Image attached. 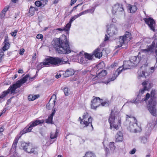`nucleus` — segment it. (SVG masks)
<instances>
[{
	"label": "nucleus",
	"instance_id": "f257e3e1",
	"mask_svg": "<svg viewBox=\"0 0 157 157\" xmlns=\"http://www.w3.org/2000/svg\"><path fill=\"white\" fill-rule=\"evenodd\" d=\"M52 44L59 54H68L71 52L68 41L67 40L66 36L64 35H62L59 38L54 39Z\"/></svg>",
	"mask_w": 157,
	"mask_h": 157
},
{
	"label": "nucleus",
	"instance_id": "f03ea898",
	"mask_svg": "<svg viewBox=\"0 0 157 157\" xmlns=\"http://www.w3.org/2000/svg\"><path fill=\"white\" fill-rule=\"evenodd\" d=\"M29 76V75L27 74L23 78L17 81L15 83L10 85L7 90L3 91L1 93L0 95V98H3L9 93L13 94H16V90L22 86L26 82Z\"/></svg>",
	"mask_w": 157,
	"mask_h": 157
},
{
	"label": "nucleus",
	"instance_id": "7ed1b4c3",
	"mask_svg": "<svg viewBox=\"0 0 157 157\" xmlns=\"http://www.w3.org/2000/svg\"><path fill=\"white\" fill-rule=\"evenodd\" d=\"M132 66H133L129 59L128 61H124L123 65V68H122L121 67H119L114 73L113 77L109 78L107 81L104 82V83L107 84L110 82L114 80L123 70L131 68Z\"/></svg>",
	"mask_w": 157,
	"mask_h": 157
},
{
	"label": "nucleus",
	"instance_id": "20e7f679",
	"mask_svg": "<svg viewBox=\"0 0 157 157\" xmlns=\"http://www.w3.org/2000/svg\"><path fill=\"white\" fill-rule=\"evenodd\" d=\"M157 104L156 101L154 98H151L148 101L147 108L149 112L153 116H157Z\"/></svg>",
	"mask_w": 157,
	"mask_h": 157
},
{
	"label": "nucleus",
	"instance_id": "39448f33",
	"mask_svg": "<svg viewBox=\"0 0 157 157\" xmlns=\"http://www.w3.org/2000/svg\"><path fill=\"white\" fill-rule=\"evenodd\" d=\"M113 111L112 110L111 113L109 117V121L110 124V128L112 129V126H113V128L117 130L119 128L118 125L115 123H118L119 125L121 124V118L118 116V119L117 117V116H113L112 113Z\"/></svg>",
	"mask_w": 157,
	"mask_h": 157
},
{
	"label": "nucleus",
	"instance_id": "423d86ee",
	"mask_svg": "<svg viewBox=\"0 0 157 157\" xmlns=\"http://www.w3.org/2000/svg\"><path fill=\"white\" fill-rule=\"evenodd\" d=\"M44 122V121L43 120L41 121L39 120H36L35 121H33L30 122L29 124V125H27L22 131L20 132V133L22 135L28 132H30L33 127H35L38 124L43 123Z\"/></svg>",
	"mask_w": 157,
	"mask_h": 157
},
{
	"label": "nucleus",
	"instance_id": "0eeeda50",
	"mask_svg": "<svg viewBox=\"0 0 157 157\" xmlns=\"http://www.w3.org/2000/svg\"><path fill=\"white\" fill-rule=\"evenodd\" d=\"M155 47L157 48V38L155 39L152 44L149 46L147 48L141 49V51L148 55H151L154 52V48ZM155 52L156 55V61L157 62V49H155Z\"/></svg>",
	"mask_w": 157,
	"mask_h": 157
},
{
	"label": "nucleus",
	"instance_id": "6e6552de",
	"mask_svg": "<svg viewBox=\"0 0 157 157\" xmlns=\"http://www.w3.org/2000/svg\"><path fill=\"white\" fill-rule=\"evenodd\" d=\"M21 149H22L25 151L29 153H33L35 155L37 154V152L35 149L32 148V146L25 142H22L20 146Z\"/></svg>",
	"mask_w": 157,
	"mask_h": 157
},
{
	"label": "nucleus",
	"instance_id": "1a4fd4ad",
	"mask_svg": "<svg viewBox=\"0 0 157 157\" xmlns=\"http://www.w3.org/2000/svg\"><path fill=\"white\" fill-rule=\"evenodd\" d=\"M88 117L89 115L88 113H84L83 116V118L82 120H81L80 123L82 124L85 125L86 127L90 125L92 129H93V127L92 125V118L91 117L88 118Z\"/></svg>",
	"mask_w": 157,
	"mask_h": 157
},
{
	"label": "nucleus",
	"instance_id": "9d476101",
	"mask_svg": "<svg viewBox=\"0 0 157 157\" xmlns=\"http://www.w3.org/2000/svg\"><path fill=\"white\" fill-rule=\"evenodd\" d=\"M49 66L51 65L53 66H58L61 65V61L60 58L58 57H53L48 56L47 57Z\"/></svg>",
	"mask_w": 157,
	"mask_h": 157
},
{
	"label": "nucleus",
	"instance_id": "9b49d317",
	"mask_svg": "<svg viewBox=\"0 0 157 157\" xmlns=\"http://www.w3.org/2000/svg\"><path fill=\"white\" fill-rule=\"evenodd\" d=\"M93 99L91 100V107L92 109H95L101 105V101L98 97H93Z\"/></svg>",
	"mask_w": 157,
	"mask_h": 157
},
{
	"label": "nucleus",
	"instance_id": "f8f14e48",
	"mask_svg": "<svg viewBox=\"0 0 157 157\" xmlns=\"http://www.w3.org/2000/svg\"><path fill=\"white\" fill-rule=\"evenodd\" d=\"M144 19L146 24L148 25L150 29L155 32V21L152 18H145Z\"/></svg>",
	"mask_w": 157,
	"mask_h": 157
},
{
	"label": "nucleus",
	"instance_id": "ddd939ff",
	"mask_svg": "<svg viewBox=\"0 0 157 157\" xmlns=\"http://www.w3.org/2000/svg\"><path fill=\"white\" fill-rule=\"evenodd\" d=\"M123 11L124 9L121 4L117 3L113 7L112 12L113 14H115L117 12H122Z\"/></svg>",
	"mask_w": 157,
	"mask_h": 157
},
{
	"label": "nucleus",
	"instance_id": "4468645a",
	"mask_svg": "<svg viewBox=\"0 0 157 157\" xmlns=\"http://www.w3.org/2000/svg\"><path fill=\"white\" fill-rule=\"evenodd\" d=\"M107 33L108 35H110V36H112L117 33V29L115 26L111 25L108 28Z\"/></svg>",
	"mask_w": 157,
	"mask_h": 157
},
{
	"label": "nucleus",
	"instance_id": "2eb2a0df",
	"mask_svg": "<svg viewBox=\"0 0 157 157\" xmlns=\"http://www.w3.org/2000/svg\"><path fill=\"white\" fill-rule=\"evenodd\" d=\"M129 118H131V117H129ZM132 119H133L134 121V122L135 123H131V121L130 122V125L129 127H128V129L130 131V132H133L134 130L135 131V132H136V128H135V126H137V120L135 118V117H131Z\"/></svg>",
	"mask_w": 157,
	"mask_h": 157
},
{
	"label": "nucleus",
	"instance_id": "dca6fc26",
	"mask_svg": "<svg viewBox=\"0 0 157 157\" xmlns=\"http://www.w3.org/2000/svg\"><path fill=\"white\" fill-rule=\"evenodd\" d=\"M84 52H80L78 55V61L79 63L82 64H86L88 63V60L83 55Z\"/></svg>",
	"mask_w": 157,
	"mask_h": 157
},
{
	"label": "nucleus",
	"instance_id": "f3484780",
	"mask_svg": "<svg viewBox=\"0 0 157 157\" xmlns=\"http://www.w3.org/2000/svg\"><path fill=\"white\" fill-rule=\"evenodd\" d=\"M130 61L132 63L133 66L136 65L140 61V58L137 56H132L129 58Z\"/></svg>",
	"mask_w": 157,
	"mask_h": 157
},
{
	"label": "nucleus",
	"instance_id": "a211bd4d",
	"mask_svg": "<svg viewBox=\"0 0 157 157\" xmlns=\"http://www.w3.org/2000/svg\"><path fill=\"white\" fill-rule=\"evenodd\" d=\"M47 58H45L43 62H41L37 65V68L38 70H40L44 66L46 67L49 66V64L48 63V61L47 60Z\"/></svg>",
	"mask_w": 157,
	"mask_h": 157
},
{
	"label": "nucleus",
	"instance_id": "6ab92c4d",
	"mask_svg": "<svg viewBox=\"0 0 157 157\" xmlns=\"http://www.w3.org/2000/svg\"><path fill=\"white\" fill-rule=\"evenodd\" d=\"M143 87L145 88L147 91H148L152 86V83L150 81H144L142 83Z\"/></svg>",
	"mask_w": 157,
	"mask_h": 157
},
{
	"label": "nucleus",
	"instance_id": "aec40b11",
	"mask_svg": "<svg viewBox=\"0 0 157 157\" xmlns=\"http://www.w3.org/2000/svg\"><path fill=\"white\" fill-rule=\"evenodd\" d=\"M75 72L73 69L70 68L67 70L65 73L63 74L64 77H67L72 75L74 74Z\"/></svg>",
	"mask_w": 157,
	"mask_h": 157
},
{
	"label": "nucleus",
	"instance_id": "412c9836",
	"mask_svg": "<svg viewBox=\"0 0 157 157\" xmlns=\"http://www.w3.org/2000/svg\"><path fill=\"white\" fill-rule=\"evenodd\" d=\"M127 8L131 13H135L137 10V8L136 6L130 4H128Z\"/></svg>",
	"mask_w": 157,
	"mask_h": 157
},
{
	"label": "nucleus",
	"instance_id": "4be33fe9",
	"mask_svg": "<svg viewBox=\"0 0 157 157\" xmlns=\"http://www.w3.org/2000/svg\"><path fill=\"white\" fill-rule=\"evenodd\" d=\"M94 55L96 57L100 58L102 56V53L99 49L98 48L94 52Z\"/></svg>",
	"mask_w": 157,
	"mask_h": 157
},
{
	"label": "nucleus",
	"instance_id": "5701e85b",
	"mask_svg": "<svg viewBox=\"0 0 157 157\" xmlns=\"http://www.w3.org/2000/svg\"><path fill=\"white\" fill-rule=\"evenodd\" d=\"M107 74V71L105 70H103L101 72L98 73V75L96 76L95 78H101L105 76Z\"/></svg>",
	"mask_w": 157,
	"mask_h": 157
},
{
	"label": "nucleus",
	"instance_id": "b1692460",
	"mask_svg": "<svg viewBox=\"0 0 157 157\" xmlns=\"http://www.w3.org/2000/svg\"><path fill=\"white\" fill-rule=\"evenodd\" d=\"M78 17H79L78 14L72 17L69 22L66 25V28H68V29H70L71 26V24L72 22L76 18Z\"/></svg>",
	"mask_w": 157,
	"mask_h": 157
},
{
	"label": "nucleus",
	"instance_id": "393cba45",
	"mask_svg": "<svg viewBox=\"0 0 157 157\" xmlns=\"http://www.w3.org/2000/svg\"><path fill=\"white\" fill-rule=\"evenodd\" d=\"M21 136H19V137H18V136H17L14 140L13 143V144L12 148L11 149V150H12L13 151H15L16 148V145L17 144L18 142V140L19 138Z\"/></svg>",
	"mask_w": 157,
	"mask_h": 157
},
{
	"label": "nucleus",
	"instance_id": "a878e982",
	"mask_svg": "<svg viewBox=\"0 0 157 157\" xmlns=\"http://www.w3.org/2000/svg\"><path fill=\"white\" fill-rule=\"evenodd\" d=\"M116 140L117 141H121L123 140V135L121 132H119L116 136Z\"/></svg>",
	"mask_w": 157,
	"mask_h": 157
},
{
	"label": "nucleus",
	"instance_id": "bb28decb",
	"mask_svg": "<svg viewBox=\"0 0 157 157\" xmlns=\"http://www.w3.org/2000/svg\"><path fill=\"white\" fill-rule=\"evenodd\" d=\"M125 38V41H127L128 42L129 41L131 37V35L130 33L126 32L124 35L123 36Z\"/></svg>",
	"mask_w": 157,
	"mask_h": 157
},
{
	"label": "nucleus",
	"instance_id": "cd10ccee",
	"mask_svg": "<svg viewBox=\"0 0 157 157\" xmlns=\"http://www.w3.org/2000/svg\"><path fill=\"white\" fill-rule=\"evenodd\" d=\"M4 43V45L2 48V50H1V51H3V52L9 48L10 45L9 43L6 41V39H5Z\"/></svg>",
	"mask_w": 157,
	"mask_h": 157
},
{
	"label": "nucleus",
	"instance_id": "c85d7f7f",
	"mask_svg": "<svg viewBox=\"0 0 157 157\" xmlns=\"http://www.w3.org/2000/svg\"><path fill=\"white\" fill-rule=\"evenodd\" d=\"M119 42L121 44H125L128 43L127 41H125V38L123 36H120L119 39Z\"/></svg>",
	"mask_w": 157,
	"mask_h": 157
},
{
	"label": "nucleus",
	"instance_id": "c756f323",
	"mask_svg": "<svg viewBox=\"0 0 157 157\" xmlns=\"http://www.w3.org/2000/svg\"><path fill=\"white\" fill-rule=\"evenodd\" d=\"M39 97V95L38 94L33 96L32 95H29L28 97V99L30 101H33Z\"/></svg>",
	"mask_w": 157,
	"mask_h": 157
},
{
	"label": "nucleus",
	"instance_id": "7c9ffc66",
	"mask_svg": "<svg viewBox=\"0 0 157 157\" xmlns=\"http://www.w3.org/2000/svg\"><path fill=\"white\" fill-rule=\"evenodd\" d=\"M83 55H84L85 57L86 58V59L87 60H91L93 58V55L89 54L87 53H83Z\"/></svg>",
	"mask_w": 157,
	"mask_h": 157
},
{
	"label": "nucleus",
	"instance_id": "2f4dec72",
	"mask_svg": "<svg viewBox=\"0 0 157 157\" xmlns=\"http://www.w3.org/2000/svg\"><path fill=\"white\" fill-rule=\"evenodd\" d=\"M61 61V65L67 63L68 62L67 58L66 57H63L60 58Z\"/></svg>",
	"mask_w": 157,
	"mask_h": 157
},
{
	"label": "nucleus",
	"instance_id": "473e14b6",
	"mask_svg": "<svg viewBox=\"0 0 157 157\" xmlns=\"http://www.w3.org/2000/svg\"><path fill=\"white\" fill-rule=\"evenodd\" d=\"M66 25L65 27L63 28H58L57 29V30L60 31H65L66 32L67 34H68L69 33V31L70 29H69L67 28H66Z\"/></svg>",
	"mask_w": 157,
	"mask_h": 157
},
{
	"label": "nucleus",
	"instance_id": "72a5a7b5",
	"mask_svg": "<svg viewBox=\"0 0 157 157\" xmlns=\"http://www.w3.org/2000/svg\"><path fill=\"white\" fill-rule=\"evenodd\" d=\"M58 132L57 130L56 131L55 133L51 132L50 135V138L51 139H53L56 137L57 136Z\"/></svg>",
	"mask_w": 157,
	"mask_h": 157
},
{
	"label": "nucleus",
	"instance_id": "f704fd0d",
	"mask_svg": "<svg viewBox=\"0 0 157 157\" xmlns=\"http://www.w3.org/2000/svg\"><path fill=\"white\" fill-rule=\"evenodd\" d=\"M53 117L49 116L48 119H47L46 121V122L48 124H53L52 121Z\"/></svg>",
	"mask_w": 157,
	"mask_h": 157
},
{
	"label": "nucleus",
	"instance_id": "c9c22d12",
	"mask_svg": "<svg viewBox=\"0 0 157 157\" xmlns=\"http://www.w3.org/2000/svg\"><path fill=\"white\" fill-rule=\"evenodd\" d=\"M109 146L111 151H113L115 149V146L114 145V143L113 142H110Z\"/></svg>",
	"mask_w": 157,
	"mask_h": 157
},
{
	"label": "nucleus",
	"instance_id": "e433bc0d",
	"mask_svg": "<svg viewBox=\"0 0 157 157\" xmlns=\"http://www.w3.org/2000/svg\"><path fill=\"white\" fill-rule=\"evenodd\" d=\"M35 4V5L37 7H42L44 6H43V3H42V2L39 1H36Z\"/></svg>",
	"mask_w": 157,
	"mask_h": 157
},
{
	"label": "nucleus",
	"instance_id": "4c0bfd02",
	"mask_svg": "<svg viewBox=\"0 0 157 157\" xmlns=\"http://www.w3.org/2000/svg\"><path fill=\"white\" fill-rule=\"evenodd\" d=\"M36 10L37 8H34V7L31 6V7L29 9V13H30L31 16L33 15L35 13V11L34 10Z\"/></svg>",
	"mask_w": 157,
	"mask_h": 157
},
{
	"label": "nucleus",
	"instance_id": "58836bf2",
	"mask_svg": "<svg viewBox=\"0 0 157 157\" xmlns=\"http://www.w3.org/2000/svg\"><path fill=\"white\" fill-rule=\"evenodd\" d=\"M141 143L145 144L147 142V138L144 137H142L141 139Z\"/></svg>",
	"mask_w": 157,
	"mask_h": 157
},
{
	"label": "nucleus",
	"instance_id": "ea45409f",
	"mask_svg": "<svg viewBox=\"0 0 157 157\" xmlns=\"http://www.w3.org/2000/svg\"><path fill=\"white\" fill-rule=\"evenodd\" d=\"M63 91L65 95L66 96L69 95V93L68 92V88L67 87H65L63 89Z\"/></svg>",
	"mask_w": 157,
	"mask_h": 157
},
{
	"label": "nucleus",
	"instance_id": "a19ab883",
	"mask_svg": "<svg viewBox=\"0 0 157 157\" xmlns=\"http://www.w3.org/2000/svg\"><path fill=\"white\" fill-rule=\"evenodd\" d=\"M146 90H147L143 87V89L140 90L139 94L141 95L143 94L144 93L145 91Z\"/></svg>",
	"mask_w": 157,
	"mask_h": 157
},
{
	"label": "nucleus",
	"instance_id": "79ce46f5",
	"mask_svg": "<svg viewBox=\"0 0 157 157\" xmlns=\"http://www.w3.org/2000/svg\"><path fill=\"white\" fill-rule=\"evenodd\" d=\"M17 30H15L14 32H11L10 34L12 36H16L17 35Z\"/></svg>",
	"mask_w": 157,
	"mask_h": 157
},
{
	"label": "nucleus",
	"instance_id": "37998d69",
	"mask_svg": "<svg viewBox=\"0 0 157 157\" xmlns=\"http://www.w3.org/2000/svg\"><path fill=\"white\" fill-rule=\"evenodd\" d=\"M94 11V7H92L90 9H88L87 10V13H93Z\"/></svg>",
	"mask_w": 157,
	"mask_h": 157
},
{
	"label": "nucleus",
	"instance_id": "c03bdc74",
	"mask_svg": "<svg viewBox=\"0 0 157 157\" xmlns=\"http://www.w3.org/2000/svg\"><path fill=\"white\" fill-rule=\"evenodd\" d=\"M5 13H4V11H2L0 14V18L1 19H3L5 16Z\"/></svg>",
	"mask_w": 157,
	"mask_h": 157
},
{
	"label": "nucleus",
	"instance_id": "a18cd8bd",
	"mask_svg": "<svg viewBox=\"0 0 157 157\" xmlns=\"http://www.w3.org/2000/svg\"><path fill=\"white\" fill-rule=\"evenodd\" d=\"M157 67V61L156 62L155 65L154 67H151V70H153V71Z\"/></svg>",
	"mask_w": 157,
	"mask_h": 157
},
{
	"label": "nucleus",
	"instance_id": "49530a36",
	"mask_svg": "<svg viewBox=\"0 0 157 157\" xmlns=\"http://www.w3.org/2000/svg\"><path fill=\"white\" fill-rule=\"evenodd\" d=\"M87 13V10L85 11H84L83 12H82L81 13H80L79 14H78V17H80L83 14H85L86 13Z\"/></svg>",
	"mask_w": 157,
	"mask_h": 157
},
{
	"label": "nucleus",
	"instance_id": "de8ad7c7",
	"mask_svg": "<svg viewBox=\"0 0 157 157\" xmlns=\"http://www.w3.org/2000/svg\"><path fill=\"white\" fill-rule=\"evenodd\" d=\"M150 97V94H149L147 93L146 95V98L144 100V101H147L148 99Z\"/></svg>",
	"mask_w": 157,
	"mask_h": 157
},
{
	"label": "nucleus",
	"instance_id": "09e8293b",
	"mask_svg": "<svg viewBox=\"0 0 157 157\" xmlns=\"http://www.w3.org/2000/svg\"><path fill=\"white\" fill-rule=\"evenodd\" d=\"M145 72L144 71H142L141 72V73L139 75V77H143L144 76H145Z\"/></svg>",
	"mask_w": 157,
	"mask_h": 157
},
{
	"label": "nucleus",
	"instance_id": "8fccbe9b",
	"mask_svg": "<svg viewBox=\"0 0 157 157\" xmlns=\"http://www.w3.org/2000/svg\"><path fill=\"white\" fill-rule=\"evenodd\" d=\"M43 38V35L41 34H38L36 36V38L38 39H41Z\"/></svg>",
	"mask_w": 157,
	"mask_h": 157
},
{
	"label": "nucleus",
	"instance_id": "3c124183",
	"mask_svg": "<svg viewBox=\"0 0 157 157\" xmlns=\"http://www.w3.org/2000/svg\"><path fill=\"white\" fill-rule=\"evenodd\" d=\"M4 55V52L3 51H1L0 52V63L1 62L2 58Z\"/></svg>",
	"mask_w": 157,
	"mask_h": 157
},
{
	"label": "nucleus",
	"instance_id": "603ef678",
	"mask_svg": "<svg viewBox=\"0 0 157 157\" xmlns=\"http://www.w3.org/2000/svg\"><path fill=\"white\" fill-rule=\"evenodd\" d=\"M136 151V149L134 148L129 152V153L131 154H133L135 153Z\"/></svg>",
	"mask_w": 157,
	"mask_h": 157
},
{
	"label": "nucleus",
	"instance_id": "864d4df0",
	"mask_svg": "<svg viewBox=\"0 0 157 157\" xmlns=\"http://www.w3.org/2000/svg\"><path fill=\"white\" fill-rule=\"evenodd\" d=\"M108 35L109 36H108L107 35H105L104 41H105L108 40L109 37L110 36V35Z\"/></svg>",
	"mask_w": 157,
	"mask_h": 157
},
{
	"label": "nucleus",
	"instance_id": "5fc2aeb1",
	"mask_svg": "<svg viewBox=\"0 0 157 157\" xmlns=\"http://www.w3.org/2000/svg\"><path fill=\"white\" fill-rule=\"evenodd\" d=\"M25 49L24 48H22L21 49H20V50L19 54L20 55H23Z\"/></svg>",
	"mask_w": 157,
	"mask_h": 157
},
{
	"label": "nucleus",
	"instance_id": "6e6d98bb",
	"mask_svg": "<svg viewBox=\"0 0 157 157\" xmlns=\"http://www.w3.org/2000/svg\"><path fill=\"white\" fill-rule=\"evenodd\" d=\"M151 95L154 97L156 94V92L155 90H152L151 92Z\"/></svg>",
	"mask_w": 157,
	"mask_h": 157
},
{
	"label": "nucleus",
	"instance_id": "4d7b16f0",
	"mask_svg": "<svg viewBox=\"0 0 157 157\" xmlns=\"http://www.w3.org/2000/svg\"><path fill=\"white\" fill-rule=\"evenodd\" d=\"M40 1H43L44 2H43V6H44L45 4H47V3L48 2V0H40Z\"/></svg>",
	"mask_w": 157,
	"mask_h": 157
},
{
	"label": "nucleus",
	"instance_id": "13d9d810",
	"mask_svg": "<svg viewBox=\"0 0 157 157\" xmlns=\"http://www.w3.org/2000/svg\"><path fill=\"white\" fill-rule=\"evenodd\" d=\"M77 0H71V6H72L73 4H74L75 3Z\"/></svg>",
	"mask_w": 157,
	"mask_h": 157
},
{
	"label": "nucleus",
	"instance_id": "bf43d9fd",
	"mask_svg": "<svg viewBox=\"0 0 157 157\" xmlns=\"http://www.w3.org/2000/svg\"><path fill=\"white\" fill-rule=\"evenodd\" d=\"M105 150L106 155L108 154L109 153V150L106 147L105 148Z\"/></svg>",
	"mask_w": 157,
	"mask_h": 157
},
{
	"label": "nucleus",
	"instance_id": "052dcab7",
	"mask_svg": "<svg viewBox=\"0 0 157 157\" xmlns=\"http://www.w3.org/2000/svg\"><path fill=\"white\" fill-rule=\"evenodd\" d=\"M123 44H119L117 46H116L115 47V48H120V47H121L123 45Z\"/></svg>",
	"mask_w": 157,
	"mask_h": 157
},
{
	"label": "nucleus",
	"instance_id": "680f3d73",
	"mask_svg": "<svg viewBox=\"0 0 157 157\" xmlns=\"http://www.w3.org/2000/svg\"><path fill=\"white\" fill-rule=\"evenodd\" d=\"M55 113V110H54V111L52 112V114L50 115V116L53 117V116L54 115V114Z\"/></svg>",
	"mask_w": 157,
	"mask_h": 157
},
{
	"label": "nucleus",
	"instance_id": "e2e57ef3",
	"mask_svg": "<svg viewBox=\"0 0 157 157\" xmlns=\"http://www.w3.org/2000/svg\"><path fill=\"white\" fill-rule=\"evenodd\" d=\"M18 72L19 73H23V71L21 69H19L18 71Z\"/></svg>",
	"mask_w": 157,
	"mask_h": 157
},
{
	"label": "nucleus",
	"instance_id": "0e129e2a",
	"mask_svg": "<svg viewBox=\"0 0 157 157\" xmlns=\"http://www.w3.org/2000/svg\"><path fill=\"white\" fill-rule=\"evenodd\" d=\"M36 58V54L35 53L33 57V59L35 60V59Z\"/></svg>",
	"mask_w": 157,
	"mask_h": 157
},
{
	"label": "nucleus",
	"instance_id": "69168bd1",
	"mask_svg": "<svg viewBox=\"0 0 157 157\" xmlns=\"http://www.w3.org/2000/svg\"><path fill=\"white\" fill-rule=\"evenodd\" d=\"M61 76V75H56V78H60Z\"/></svg>",
	"mask_w": 157,
	"mask_h": 157
},
{
	"label": "nucleus",
	"instance_id": "338daca9",
	"mask_svg": "<svg viewBox=\"0 0 157 157\" xmlns=\"http://www.w3.org/2000/svg\"><path fill=\"white\" fill-rule=\"evenodd\" d=\"M106 103V102H101V105L102 106H104L105 105V104Z\"/></svg>",
	"mask_w": 157,
	"mask_h": 157
},
{
	"label": "nucleus",
	"instance_id": "774afa93",
	"mask_svg": "<svg viewBox=\"0 0 157 157\" xmlns=\"http://www.w3.org/2000/svg\"><path fill=\"white\" fill-rule=\"evenodd\" d=\"M18 75L17 74H16L13 77H12V78L13 79H15V78H16L17 77Z\"/></svg>",
	"mask_w": 157,
	"mask_h": 157
}]
</instances>
